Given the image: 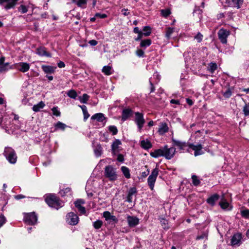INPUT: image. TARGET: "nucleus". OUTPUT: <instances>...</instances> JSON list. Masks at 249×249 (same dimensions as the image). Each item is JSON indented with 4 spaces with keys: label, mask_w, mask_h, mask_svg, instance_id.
<instances>
[{
    "label": "nucleus",
    "mask_w": 249,
    "mask_h": 249,
    "mask_svg": "<svg viewBox=\"0 0 249 249\" xmlns=\"http://www.w3.org/2000/svg\"><path fill=\"white\" fill-rule=\"evenodd\" d=\"M176 148L174 147H168L166 145L164 147L155 150L150 153V156L155 158L160 157H164L167 160H170L174 156L176 153Z\"/></svg>",
    "instance_id": "2"
},
{
    "label": "nucleus",
    "mask_w": 249,
    "mask_h": 249,
    "mask_svg": "<svg viewBox=\"0 0 249 249\" xmlns=\"http://www.w3.org/2000/svg\"><path fill=\"white\" fill-rule=\"evenodd\" d=\"M121 171L126 178H130V171L128 168L126 166H122L121 167Z\"/></svg>",
    "instance_id": "31"
},
{
    "label": "nucleus",
    "mask_w": 249,
    "mask_h": 249,
    "mask_svg": "<svg viewBox=\"0 0 249 249\" xmlns=\"http://www.w3.org/2000/svg\"><path fill=\"white\" fill-rule=\"evenodd\" d=\"M103 225V222L100 220H97L93 222V226L96 229H99Z\"/></svg>",
    "instance_id": "45"
},
{
    "label": "nucleus",
    "mask_w": 249,
    "mask_h": 249,
    "mask_svg": "<svg viewBox=\"0 0 249 249\" xmlns=\"http://www.w3.org/2000/svg\"><path fill=\"white\" fill-rule=\"evenodd\" d=\"M87 0H77L76 2L77 5L82 8H85Z\"/></svg>",
    "instance_id": "44"
},
{
    "label": "nucleus",
    "mask_w": 249,
    "mask_h": 249,
    "mask_svg": "<svg viewBox=\"0 0 249 249\" xmlns=\"http://www.w3.org/2000/svg\"><path fill=\"white\" fill-rule=\"evenodd\" d=\"M219 1L224 6L232 7L233 6V0H226L225 4L224 3L223 0H219Z\"/></svg>",
    "instance_id": "50"
},
{
    "label": "nucleus",
    "mask_w": 249,
    "mask_h": 249,
    "mask_svg": "<svg viewBox=\"0 0 249 249\" xmlns=\"http://www.w3.org/2000/svg\"><path fill=\"white\" fill-rule=\"evenodd\" d=\"M45 201L50 207L56 210L64 206V202L60 200L58 197L53 194H50L45 198Z\"/></svg>",
    "instance_id": "3"
},
{
    "label": "nucleus",
    "mask_w": 249,
    "mask_h": 249,
    "mask_svg": "<svg viewBox=\"0 0 249 249\" xmlns=\"http://www.w3.org/2000/svg\"><path fill=\"white\" fill-rule=\"evenodd\" d=\"M52 111L53 112V114L56 116H60L61 113L60 111L58 110V108L57 107H53L52 109Z\"/></svg>",
    "instance_id": "49"
},
{
    "label": "nucleus",
    "mask_w": 249,
    "mask_h": 249,
    "mask_svg": "<svg viewBox=\"0 0 249 249\" xmlns=\"http://www.w3.org/2000/svg\"><path fill=\"white\" fill-rule=\"evenodd\" d=\"M168 130L169 127L167 124L165 123H161L160 124V125H159L158 132L160 135H163L165 133L167 132Z\"/></svg>",
    "instance_id": "22"
},
{
    "label": "nucleus",
    "mask_w": 249,
    "mask_h": 249,
    "mask_svg": "<svg viewBox=\"0 0 249 249\" xmlns=\"http://www.w3.org/2000/svg\"><path fill=\"white\" fill-rule=\"evenodd\" d=\"M241 213L243 217L249 218V210H243Z\"/></svg>",
    "instance_id": "53"
},
{
    "label": "nucleus",
    "mask_w": 249,
    "mask_h": 249,
    "mask_svg": "<svg viewBox=\"0 0 249 249\" xmlns=\"http://www.w3.org/2000/svg\"><path fill=\"white\" fill-rule=\"evenodd\" d=\"M219 198V196L217 194H214L208 198L206 201L209 205L213 206Z\"/></svg>",
    "instance_id": "20"
},
{
    "label": "nucleus",
    "mask_w": 249,
    "mask_h": 249,
    "mask_svg": "<svg viewBox=\"0 0 249 249\" xmlns=\"http://www.w3.org/2000/svg\"><path fill=\"white\" fill-rule=\"evenodd\" d=\"M59 194L62 196H71V190L70 188H66L64 189L61 190L59 192Z\"/></svg>",
    "instance_id": "32"
},
{
    "label": "nucleus",
    "mask_w": 249,
    "mask_h": 249,
    "mask_svg": "<svg viewBox=\"0 0 249 249\" xmlns=\"http://www.w3.org/2000/svg\"><path fill=\"white\" fill-rule=\"evenodd\" d=\"M95 17L96 18H105L107 17V15L105 14H101L99 13H97L95 14Z\"/></svg>",
    "instance_id": "55"
},
{
    "label": "nucleus",
    "mask_w": 249,
    "mask_h": 249,
    "mask_svg": "<svg viewBox=\"0 0 249 249\" xmlns=\"http://www.w3.org/2000/svg\"><path fill=\"white\" fill-rule=\"evenodd\" d=\"M151 44V40L150 39H146L141 41L140 46L142 48H146Z\"/></svg>",
    "instance_id": "34"
},
{
    "label": "nucleus",
    "mask_w": 249,
    "mask_h": 249,
    "mask_svg": "<svg viewBox=\"0 0 249 249\" xmlns=\"http://www.w3.org/2000/svg\"><path fill=\"white\" fill-rule=\"evenodd\" d=\"M30 65L26 62H19L15 64V68L22 72L29 71Z\"/></svg>",
    "instance_id": "13"
},
{
    "label": "nucleus",
    "mask_w": 249,
    "mask_h": 249,
    "mask_svg": "<svg viewBox=\"0 0 249 249\" xmlns=\"http://www.w3.org/2000/svg\"><path fill=\"white\" fill-rule=\"evenodd\" d=\"M243 112L245 116H249V103H245L243 108Z\"/></svg>",
    "instance_id": "42"
},
{
    "label": "nucleus",
    "mask_w": 249,
    "mask_h": 249,
    "mask_svg": "<svg viewBox=\"0 0 249 249\" xmlns=\"http://www.w3.org/2000/svg\"><path fill=\"white\" fill-rule=\"evenodd\" d=\"M5 57L4 56L0 57V72L8 71L9 69H12L10 66L9 63H4Z\"/></svg>",
    "instance_id": "15"
},
{
    "label": "nucleus",
    "mask_w": 249,
    "mask_h": 249,
    "mask_svg": "<svg viewBox=\"0 0 249 249\" xmlns=\"http://www.w3.org/2000/svg\"><path fill=\"white\" fill-rule=\"evenodd\" d=\"M106 119L104 114L102 113H96L91 116V119L96 120L98 122H103Z\"/></svg>",
    "instance_id": "25"
},
{
    "label": "nucleus",
    "mask_w": 249,
    "mask_h": 249,
    "mask_svg": "<svg viewBox=\"0 0 249 249\" xmlns=\"http://www.w3.org/2000/svg\"><path fill=\"white\" fill-rule=\"evenodd\" d=\"M222 93L225 98H229L231 96L232 90L230 88H229L226 90V91H222Z\"/></svg>",
    "instance_id": "38"
},
{
    "label": "nucleus",
    "mask_w": 249,
    "mask_h": 249,
    "mask_svg": "<svg viewBox=\"0 0 249 249\" xmlns=\"http://www.w3.org/2000/svg\"><path fill=\"white\" fill-rule=\"evenodd\" d=\"M19 0H0V4L3 6L4 8L8 10L13 8Z\"/></svg>",
    "instance_id": "12"
},
{
    "label": "nucleus",
    "mask_w": 249,
    "mask_h": 249,
    "mask_svg": "<svg viewBox=\"0 0 249 249\" xmlns=\"http://www.w3.org/2000/svg\"><path fill=\"white\" fill-rule=\"evenodd\" d=\"M84 201L82 199H78L74 202L75 206L81 214H85L86 212L85 208L82 206V204H84Z\"/></svg>",
    "instance_id": "17"
},
{
    "label": "nucleus",
    "mask_w": 249,
    "mask_h": 249,
    "mask_svg": "<svg viewBox=\"0 0 249 249\" xmlns=\"http://www.w3.org/2000/svg\"><path fill=\"white\" fill-rule=\"evenodd\" d=\"M137 193V190L136 187L130 188L128 192L126 201L129 203L132 202L133 196L136 195Z\"/></svg>",
    "instance_id": "21"
},
{
    "label": "nucleus",
    "mask_w": 249,
    "mask_h": 249,
    "mask_svg": "<svg viewBox=\"0 0 249 249\" xmlns=\"http://www.w3.org/2000/svg\"><path fill=\"white\" fill-rule=\"evenodd\" d=\"M104 175L110 181H114L117 178L116 169L111 165L106 166Z\"/></svg>",
    "instance_id": "5"
},
{
    "label": "nucleus",
    "mask_w": 249,
    "mask_h": 249,
    "mask_svg": "<svg viewBox=\"0 0 249 249\" xmlns=\"http://www.w3.org/2000/svg\"><path fill=\"white\" fill-rule=\"evenodd\" d=\"M207 233H203L202 234H201L200 235H198L196 237L197 240L207 239Z\"/></svg>",
    "instance_id": "56"
},
{
    "label": "nucleus",
    "mask_w": 249,
    "mask_h": 249,
    "mask_svg": "<svg viewBox=\"0 0 249 249\" xmlns=\"http://www.w3.org/2000/svg\"><path fill=\"white\" fill-rule=\"evenodd\" d=\"M102 71L106 75H110L114 72L112 68L110 66H104L102 68Z\"/></svg>",
    "instance_id": "27"
},
{
    "label": "nucleus",
    "mask_w": 249,
    "mask_h": 249,
    "mask_svg": "<svg viewBox=\"0 0 249 249\" xmlns=\"http://www.w3.org/2000/svg\"><path fill=\"white\" fill-rule=\"evenodd\" d=\"M186 100V102H187V103L189 106H192V105H193V103H193V101H192L191 99H189V98H187Z\"/></svg>",
    "instance_id": "64"
},
{
    "label": "nucleus",
    "mask_w": 249,
    "mask_h": 249,
    "mask_svg": "<svg viewBox=\"0 0 249 249\" xmlns=\"http://www.w3.org/2000/svg\"><path fill=\"white\" fill-rule=\"evenodd\" d=\"M160 12L161 16L165 18L168 17L171 14L170 10L168 9H162Z\"/></svg>",
    "instance_id": "46"
},
{
    "label": "nucleus",
    "mask_w": 249,
    "mask_h": 249,
    "mask_svg": "<svg viewBox=\"0 0 249 249\" xmlns=\"http://www.w3.org/2000/svg\"><path fill=\"white\" fill-rule=\"evenodd\" d=\"M219 205L221 209L223 210H231L232 209V207L230 205L229 203L226 200L224 196L221 198Z\"/></svg>",
    "instance_id": "18"
},
{
    "label": "nucleus",
    "mask_w": 249,
    "mask_h": 249,
    "mask_svg": "<svg viewBox=\"0 0 249 249\" xmlns=\"http://www.w3.org/2000/svg\"><path fill=\"white\" fill-rule=\"evenodd\" d=\"M135 123L136 124L139 131L141 132L143 125L145 123V120L143 117V114L142 113L137 112L135 113Z\"/></svg>",
    "instance_id": "8"
},
{
    "label": "nucleus",
    "mask_w": 249,
    "mask_h": 249,
    "mask_svg": "<svg viewBox=\"0 0 249 249\" xmlns=\"http://www.w3.org/2000/svg\"><path fill=\"white\" fill-rule=\"evenodd\" d=\"M143 35L145 36H149L151 33V29L149 26H144L142 29Z\"/></svg>",
    "instance_id": "37"
},
{
    "label": "nucleus",
    "mask_w": 249,
    "mask_h": 249,
    "mask_svg": "<svg viewBox=\"0 0 249 249\" xmlns=\"http://www.w3.org/2000/svg\"><path fill=\"white\" fill-rule=\"evenodd\" d=\"M126 219L130 227H134L139 224V219L136 216L127 215Z\"/></svg>",
    "instance_id": "14"
},
{
    "label": "nucleus",
    "mask_w": 249,
    "mask_h": 249,
    "mask_svg": "<svg viewBox=\"0 0 249 249\" xmlns=\"http://www.w3.org/2000/svg\"><path fill=\"white\" fill-rule=\"evenodd\" d=\"M218 37L222 44H226L227 37L230 35V32L224 29H220L218 32Z\"/></svg>",
    "instance_id": "10"
},
{
    "label": "nucleus",
    "mask_w": 249,
    "mask_h": 249,
    "mask_svg": "<svg viewBox=\"0 0 249 249\" xmlns=\"http://www.w3.org/2000/svg\"><path fill=\"white\" fill-rule=\"evenodd\" d=\"M65 63L62 61H60L59 63H58V67L60 68H62L65 67Z\"/></svg>",
    "instance_id": "62"
},
{
    "label": "nucleus",
    "mask_w": 249,
    "mask_h": 249,
    "mask_svg": "<svg viewBox=\"0 0 249 249\" xmlns=\"http://www.w3.org/2000/svg\"><path fill=\"white\" fill-rule=\"evenodd\" d=\"M89 43L91 45V46H95L98 43V42L95 40H94V39H92V40H90L89 41Z\"/></svg>",
    "instance_id": "59"
},
{
    "label": "nucleus",
    "mask_w": 249,
    "mask_h": 249,
    "mask_svg": "<svg viewBox=\"0 0 249 249\" xmlns=\"http://www.w3.org/2000/svg\"><path fill=\"white\" fill-rule=\"evenodd\" d=\"M136 54L139 57H143L144 55V51L142 49H138L136 52Z\"/></svg>",
    "instance_id": "58"
},
{
    "label": "nucleus",
    "mask_w": 249,
    "mask_h": 249,
    "mask_svg": "<svg viewBox=\"0 0 249 249\" xmlns=\"http://www.w3.org/2000/svg\"><path fill=\"white\" fill-rule=\"evenodd\" d=\"M117 160L119 162H123L124 160L123 155L121 154H117Z\"/></svg>",
    "instance_id": "54"
},
{
    "label": "nucleus",
    "mask_w": 249,
    "mask_h": 249,
    "mask_svg": "<svg viewBox=\"0 0 249 249\" xmlns=\"http://www.w3.org/2000/svg\"><path fill=\"white\" fill-rule=\"evenodd\" d=\"M67 94L69 97L72 99H75L77 96L76 91L74 89H71L68 90Z\"/></svg>",
    "instance_id": "39"
},
{
    "label": "nucleus",
    "mask_w": 249,
    "mask_h": 249,
    "mask_svg": "<svg viewBox=\"0 0 249 249\" xmlns=\"http://www.w3.org/2000/svg\"><path fill=\"white\" fill-rule=\"evenodd\" d=\"M103 216L109 224H115L118 222L117 217L115 215H111V213L108 211L104 212L103 213Z\"/></svg>",
    "instance_id": "9"
},
{
    "label": "nucleus",
    "mask_w": 249,
    "mask_h": 249,
    "mask_svg": "<svg viewBox=\"0 0 249 249\" xmlns=\"http://www.w3.org/2000/svg\"><path fill=\"white\" fill-rule=\"evenodd\" d=\"M37 53L40 56H45L47 57H51V54L50 53L47 52L45 48L40 47L37 49Z\"/></svg>",
    "instance_id": "26"
},
{
    "label": "nucleus",
    "mask_w": 249,
    "mask_h": 249,
    "mask_svg": "<svg viewBox=\"0 0 249 249\" xmlns=\"http://www.w3.org/2000/svg\"><path fill=\"white\" fill-rule=\"evenodd\" d=\"M121 144L119 140L116 139L111 145V151L113 155H116L119 152V146Z\"/></svg>",
    "instance_id": "19"
},
{
    "label": "nucleus",
    "mask_w": 249,
    "mask_h": 249,
    "mask_svg": "<svg viewBox=\"0 0 249 249\" xmlns=\"http://www.w3.org/2000/svg\"><path fill=\"white\" fill-rule=\"evenodd\" d=\"M243 0H233V6L232 7L239 9L243 3Z\"/></svg>",
    "instance_id": "36"
},
{
    "label": "nucleus",
    "mask_w": 249,
    "mask_h": 249,
    "mask_svg": "<svg viewBox=\"0 0 249 249\" xmlns=\"http://www.w3.org/2000/svg\"><path fill=\"white\" fill-rule=\"evenodd\" d=\"M79 107L81 108L83 111L84 115V120H87V119L89 117V114L88 112L87 107L85 105H79Z\"/></svg>",
    "instance_id": "29"
},
{
    "label": "nucleus",
    "mask_w": 249,
    "mask_h": 249,
    "mask_svg": "<svg viewBox=\"0 0 249 249\" xmlns=\"http://www.w3.org/2000/svg\"><path fill=\"white\" fill-rule=\"evenodd\" d=\"M217 64L215 63L211 62L209 64L208 71L213 73L217 69Z\"/></svg>",
    "instance_id": "33"
},
{
    "label": "nucleus",
    "mask_w": 249,
    "mask_h": 249,
    "mask_svg": "<svg viewBox=\"0 0 249 249\" xmlns=\"http://www.w3.org/2000/svg\"><path fill=\"white\" fill-rule=\"evenodd\" d=\"M37 220V215L35 213H24L23 221L28 225H33L36 223Z\"/></svg>",
    "instance_id": "7"
},
{
    "label": "nucleus",
    "mask_w": 249,
    "mask_h": 249,
    "mask_svg": "<svg viewBox=\"0 0 249 249\" xmlns=\"http://www.w3.org/2000/svg\"><path fill=\"white\" fill-rule=\"evenodd\" d=\"M5 217L2 215H0V228L5 223Z\"/></svg>",
    "instance_id": "57"
},
{
    "label": "nucleus",
    "mask_w": 249,
    "mask_h": 249,
    "mask_svg": "<svg viewBox=\"0 0 249 249\" xmlns=\"http://www.w3.org/2000/svg\"><path fill=\"white\" fill-rule=\"evenodd\" d=\"M143 36V34H142V32L140 33V34H138V36L135 39V40L136 41H138V40H140L141 39V38H142V36Z\"/></svg>",
    "instance_id": "63"
},
{
    "label": "nucleus",
    "mask_w": 249,
    "mask_h": 249,
    "mask_svg": "<svg viewBox=\"0 0 249 249\" xmlns=\"http://www.w3.org/2000/svg\"><path fill=\"white\" fill-rule=\"evenodd\" d=\"M56 67L54 68L53 67L51 66H42V69L43 71L46 73H53Z\"/></svg>",
    "instance_id": "28"
},
{
    "label": "nucleus",
    "mask_w": 249,
    "mask_h": 249,
    "mask_svg": "<svg viewBox=\"0 0 249 249\" xmlns=\"http://www.w3.org/2000/svg\"><path fill=\"white\" fill-rule=\"evenodd\" d=\"M94 152L95 156L97 157H99L102 155V148L100 145H98L94 148Z\"/></svg>",
    "instance_id": "40"
},
{
    "label": "nucleus",
    "mask_w": 249,
    "mask_h": 249,
    "mask_svg": "<svg viewBox=\"0 0 249 249\" xmlns=\"http://www.w3.org/2000/svg\"><path fill=\"white\" fill-rule=\"evenodd\" d=\"M79 220L77 214L72 212L69 213L66 216V221L71 225H76Z\"/></svg>",
    "instance_id": "11"
},
{
    "label": "nucleus",
    "mask_w": 249,
    "mask_h": 249,
    "mask_svg": "<svg viewBox=\"0 0 249 249\" xmlns=\"http://www.w3.org/2000/svg\"><path fill=\"white\" fill-rule=\"evenodd\" d=\"M172 142L174 146H178L180 150L186 151L190 152V150L194 151L195 157L201 155L204 153L203 151V147L201 144L196 145L188 142H182L174 139H172Z\"/></svg>",
    "instance_id": "1"
},
{
    "label": "nucleus",
    "mask_w": 249,
    "mask_h": 249,
    "mask_svg": "<svg viewBox=\"0 0 249 249\" xmlns=\"http://www.w3.org/2000/svg\"><path fill=\"white\" fill-rule=\"evenodd\" d=\"M132 110L129 108L124 109L122 111V120L126 121L131 115Z\"/></svg>",
    "instance_id": "24"
},
{
    "label": "nucleus",
    "mask_w": 249,
    "mask_h": 249,
    "mask_svg": "<svg viewBox=\"0 0 249 249\" xmlns=\"http://www.w3.org/2000/svg\"><path fill=\"white\" fill-rule=\"evenodd\" d=\"M45 106V104L41 101L36 105H35L33 107V110L35 112L39 111L41 109L43 108Z\"/></svg>",
    "instance_id": "30"
},
{
    "label": "nucleus",
    "mask_w": 249,
    "mask_h": 249,
    "mask_svg": "<svg viewBox=\"0 0 249 249\" xmlns=\"http://www.w3.org/2000/svg\"><path fill=\"white\" fill-rule=\"evenodd\" d=\"M108 129L112 133V134L113 135H116L118 133V129L117 128V127L115 125H110L108 127Z\"/></svg>",
    "instance_id": "47"
},
{
    "label": "nucleus",
    "mask_w": 249,
    "mask_h": 249,
    "mask_svg": "<svg viewBox=\"0 0 249 249\" xmlns=\"http://www.w3.org/2000/svg\"><path fill=\"white\" fill-rule=\"evenodd\" d=\"M170 103L171 104H176V105H179L180 104L179 101L178 100H175V99H172V100H171Z\"/></svg>",
    "instance_id": "61"
},
{
    "label": "nucleus",
    "mask_w": 249,
    "mask_h": 249,
    "mask_svg": "<svg viewBox=\"0 0 249 249\" xmlns=\"http://www.w3.org/2000/svg\"><path fill=\"white\" fill-rule=\"evenodd\" d=\"M89 98V96L88 94L84 93L83 94L82 96L79 97V98L81 103L86 104Z\"/></svg>",
    "instance_id": "41"
},
{
    "label": "nucleus",
    "mask_w": 249,
    "mask_h": 249,
    "mask_svg": "<svg viewBox=\"0 0 249 249\" xmlns=\"http://www.w3.org/2000/svg\"><path fill=\"white\" fill-rule=\"evenodd\" d=\"M242 234L239 233L234 234L231 239V245L232 246H239L241 242Z\"/></svg>",
    "instance_id": "16"
},
{
    "label": "nucleus",
    "mask_w": 249,
    "mask_h": 249,
    "mask_svg": "<svg viewBox=\"0 0 249 249\" xmlns=\"http://www.w3.org/2000/svg\"><path fill=\"white\" fill-rule=\"evenodd\" d=\"M158 175L159 169L157 168H155L152 170L151 174L147 178L148 185L152 191L154 190L155 183Z\"/></svg>",
    "instance_id": "6"
},
{
    "label": "nucleus",
    "mask_w": 249,
    "mask_h": 249,
    "mask_svg": "<svg viewBox=\"0 0 249 249\" xmlns=\"http://www.w3.org/2000/svg\"><path fill=\"white\" fill-rule=\"evenodd\" d=\"M140 144L141 146L145 150H148L152 147V144L148 139L141 140Z\"/></svg>",
    "instance_id": "23"
},
{
    "label": "nucleus",
    "mask_w": 249,
    "mask_h": 249,
    "mask_svg": "<svg viewBox=\"0 0 249 249\" xmlns=\"http://www.w3.org/2000/svg\"><path fill=\"white\" fill-rule=\"evenodd\" d=\"M192 182L194 186H198L200 183V181L198 178L197 177L196 175H192Z\"/></svg>",
    "instance_id": "43"
},
{
    "label": "nucleus",
    "mask_w": 249,
    "mask_h": 249,
    "mask_svg": "<svg viewBox=\"0 0 249 249\" xmlns=\"http://www.w3.org/2000/svg\"><path fill=\"white\" fill-rule=\"evenodd\" d=\"M18 11L20 12L22 14H24L27 12L28 7L24 5H21L18 8Z\"/></svg>",
    "instance_id": "51"
},
{
    "label": "nucleus",
    "mask_w": 249,
    "mask_h": 249,
    "mask_svg": "<svg viewBox=\"0 0 249 249\" xmlns=\"http://www.w3.org/2000/svg\"><path fill=\"white\" fill-rule=\"evenodd\" d=\"M203 36L200 33L198 32L196 36H195L194 38L197 40V42L200 43L203 39Z\"/></svg>",
    "instance_id": "52"
},
{
    "label": "nucleus",
    "mask_w": 249,
    "mask_h": 249,
    "mask_svg": "<svg viewBox=\"0 0 249 249\" xmlns=\"http://www.w3.org/2000/svg\"><path fill=\"white\" fill-rule=\"evenodd\" d=\"M121 12H122L123 15H124V16H126L129 14V12L128 11L127 9H123L121 10Z\"/></svg>",
    "instance_id": "60"
},
{
    "label": "nucleus",
    "mask_w": 249,
    "mask_h": 249,
    "mask_svg": "<svg viewBox=\"0 0 249 249\" xmlns=\"http://www.w3.org/2000/svg\"><path fill=\"white\" fill-rule=\"evenodd\" d=\"M7 160L12 164L16 162L17 156L15 150L10 147H6L3 153Z\"/></svg>",
    "instance_id": "4"
},
{
    "label": "nucleus",
    "mask_w": 249,
    "mask_h": 249,
    "mask_svg": "<svg viewBox=\"0 0 249 249\" xmlns=\"http://www.w3.org/2000/svg\"><path fill=\"white\" fill-rule=\"evenodd\" d=\"M174 32V28L168 27L166 29V33H165V37L168 40L170 39L171 36Z\"/></svg>",
    "instance_id": "35"
},
{
    "label": "nucleus",
    "mask_w": 249,
    "mask_h": 249,
    "mask_svg": "<svg viewBox=\"0 0 249 249\" xmlns=\"http://www.w3.org/2000/svg\"><path fill=\"white\" fill-rule=\"evenodd\" d=\"M56 129H59L61 130H64L66 127L67 125L62 122H58L55 125Z\"/></svg>",
    "instance_id": "48"
}]
</instances>
